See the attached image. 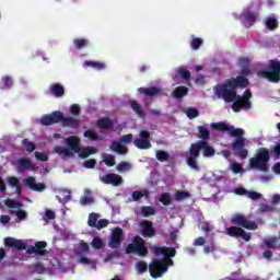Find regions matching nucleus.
I'll return each instance as SVG.
<instances>
[{
	"instance_id": "1",
	"label": "nucleus",
	"mask_w": 280,
	"mask_h": 280,
	"mask_svg": "<svg viewBox=\"0 0 280 280\" xmlns=\"http://www.w3.org/2000/svg\"><path fill=\"white\" fill-rule=\"evenodd\" d=\"M210 127L212 130H218L219 132H228L230 137L234 138L230 148L233 150L235 156L243 160L248 158V149H246L248 143H246V139L244 138V135H246L244 129L235 128V126H229L224 121L212 122L210 124Z\"/></svg>"
},
{
	"instance_id": "2",
	"label": "nucleus",
	"mask_w": 280,
	"mask_h": 280,
	"mask_svg": "<svg viewBox=\"0 0 280 280\" xmlns=\"http://www.w3.org/2000/svg\"><path fill=\"white\" fill-rule=\"evenodd\" d=\"M250 81L248 78L236 77L226 79L223 83L217 84L213 88L214 95L219 100H223L225 104H231L237 100V89H247Z\"/></svg>"
},
{
	"instance_id": "3",
	"label": "nucleus",
	"mask_w": 280,
	"mask_h": 280,
	"mask_svg": "<svg viewBox=\"0 0 280 280\" xmlns=\"http://www.w3.org/2000/svg\"><path fill=\"white\" fill-rule=\"evenodd\" d=\"M206 159L211 156H215V149L209 145L207 141H197L196 143H191L189 151L186 152V163L188 167L195 170V172H200V166L198 165V159H200V151Z\"/></svg>"
},
{
	"instance_id": "4",
	"label": "nucleus",
	"mask_w": 280,
	"mask_h": 280,
	"mask_svg": "<svg viewBox=\"0 0 280 280\" xmlns=\"http://www.w3.org/2000/svg\"><path fill=\"white\" fill-rule=\"evenodd\" d=\"M268 163H270V151L266 148H259L254 158L249 159V167L260 172H268Z\"/></svg>"
},
{
	"instance_id": "5",
	"label": "nucleus",
	"mask_w": 280,
	"mask_h": 280,
	"mask_svg": "<svg viewBox=\"0 0 280 280\" xmlns=\"http://www.w3.org/2000/svg\"><path fill=\"white\" fill-rule=\"evenodd\" d=\"M170 266H174L173 259L154 258L149 265L150 276L152 279H160V277H163L164 272L170 270Z\"/></svg>"
},
{
	"instance_id": "6",
	"label": "nucleus",
	"mask_w": 280,
	"mask_h": 280,
	"mask_svg": "<svg viewBox=\"0 0 280 280\" xmlns=\"http://www.w3.org/2000/svg\"><path fill=\"white\" fill-rule=\"evenodd\" d=\"M260 78H265L268 82L272 84H279L280 82V61L277 59L269 60L268 69H262L258 71Z\"/></svg>"
},
{
	"instance_id": "7",
	"label": "nucleus",
	"mask_w": 280,
	"mask_h": 280,
	"mask_svg": "<svg viewBox=\"0 0 280 280\" xmlns=\"http://www.w3.org/2000/svg\"><path fill=\"white\" fill-rule=\"evenodd\" d=\"M250 97H253V93L249 90H246L243 95L236 96L235 101L232 104V110L234 113H240L242 108L245 110H250L253 108V103H250Z\"/></svg>"
},
{
	"instance_id": "8",
	"label": "nucleus",
	"mask_w": 280,
	"mask_h": 280,
	"mask_svg": "<svg viewBox=\"0 0 280 280\" xmlns=\"http://www.w3.org/2000/svg\"><path fill=\"white\" fill-rule=\"evenodd\" d=\"M136 243H129L126 247L127 255H132L135 253L138 257H148V247L145 246V241L141 236H136Z\"/></svg>"
},
{
	"instance_id": "9",
	"label": "nucleus",
	"mask_w": 280,
	"mask_h": 280,
	"mask_svg": "<svg viewBox=\"0 0 280 280\" xmlns=\"http://www.w3.org/2000/svg\"><path fill=\"white\" fill-rule=\"evenodd\" d=\"M232 224L236 226H242V229H246L247 231H257L258 225L248 220L244 214L235 213L231 219Z\"/></svg>"
},
{
	"instance_id": "10",
	"label": "nucleus",
	"mask_w": 280,
	"mask_h": 280,
	"mask_svg": "<svg viewBox=\"0 0 280 280\" xmlns=\"http://www.w3.org/2000/svg\"><path fill=\"white\" fill-rule=\"evenodd\" d=\"M121 143H132V133L122 136L119 142L117 141L112 142L109 150L120 155L128 154V147Z\"/></svg>"
},
{
	"instance_id": "11",
	"label": "nucleus",
	"mask_w": 280,
	"mask_h": 280,
	"mask_svg": "<svg viewBox=\"0 0 280 280\" xmlns=\"http://www.w3.org/2000/svg\"><path fill=\"white\" fill-rule=\"evenodd\" d=\"M139 137L140 138L133 140V145L138 148V150H150V148H152V142H150V131L141 130Z\"/></svg>"
},
{
	"instance_id": "12",
	"label": "nucleus",
	"mask_w": 280,
	"mask_h": 280,
	"mask_svg": "<svg viewBox=\"0 0 280 280\" xmlns=\"http://www.w3.org/2000/svg\"><path fill=\"white\" fill-rule=\"evenodd\" d=\"M62 120V112L55 110L51 114L42 116L39 122L42 126H54V124H60Z\"/></svg>"
},
{
	"instance_id": "13",
	"label": "nucleus",
	"mask_w": 280,
	"mask_h": 280,
	"mask_svg": "<svg viewBox=\"0 0 280 280\" xmlns=\"http://www.w3.org/2000/svg\"><path fill=\"white\" fill-rule=\"evenodd\" d=\"M104 185H112L113 187H119L124 184V177L115 173H107L101 177Z\"/></svg>"
},
{
	"instance_id": "14",
	"label": "nucleus",
	"mask_w": 280,
	"mask_h": 280,
	"mask_svg": "<svg viewBox=\"0 0 280 280\" xmlns=\"http://www.w3.org/2000/svg\"><path fill=\"white\" fill-rule=\"evenodd\" d=\"M122 236L124 230H121V228H115L112 232V236L108 243L109 248H119L121 246Z\"/></svg>"
},
{
	"instance_id": "15",
	"label": "nucleus",
	"mask_w": 280,
	"mask_h": 280,
	"mask_svg": "<svg viewBox=\"0 0 280 280\" xmlns=\"http://www.w3.org/2000/svg\"><path fill=\"white\" fill-rule=\"evenodd\" d=\"M153 253L158 257H159V255H163L164 258H162V259H172V257H176V248H174V247L155 246L153 248Z\"/></svg>"
},
{
	"instance_id": "16",
	"label": "nucleus",
	"mask_w": 280,
	"mask_h": 280,
	"mask_svg": "<svg viewBox=\"0 0 280 280\" xmlns=\"http://www.w3.org/2000/svg\"><path fill=\"white\" fill-rule=\"evenodd\" d=\"M4 246L7 248H15V250H25L27 248L23 241L10 236L4 238Z\"/></svg>"
},
{
	"instance_id": "17",
	"label": "nucleus",
	"mask_w": 280,
	"mask_h": 280,
	"mask_svg": "<svg viewBox=\"0 0 280 280\" xmlns=\"http://www.w3.org/2000/svg\"><path fill=\"white\" fill-rule=\"evenodd\" d=\"M142 237H154L156 231L154 230V223L152 221H142L140 223Z\"/></svg>"
},
{
	"instance_id": "18",
	"label": "nucleus",
	"mask_w": 280,
	"mask_h": 280,
	"mask_svg": "<svg viewBox=\"0 0 280 280\" xmlns=\"http://www.w3.org/2000/svg\"><path fill=\"white\" fill-rule=\"evenodd\" d=\"M162 92H163V90H161V88H156V86L139 88L138 89V93H140V95H144L145 97H156V96L161 95Z\"/></svg>"
},
{
	"instance_id": "19",
	"label": "nucleus",
	"mask_w": 280,
	"mask_h": 280,
	"mask_svg": "<svg viewBox=\"0 0 280 280\" xmlns=\"http://www.w3.org/2000/svg\"><path fill=\"white\" fill-rule=\"evenodd\" d=\"M25 183H26L27 187H30V189H32V191H45V189L47 188V186L45 184L36 183V178H34V177L26 178Z\"/></svg>"
},
{
	"instance_id": "20",
	"label": "nucleus",
	"mask_w": 280,
	"mask_h": 280,
	"mask_svg": "<svg viewBox=\"0 0 280 280\" xmlns=\"http://www.w3.org/2000/svg\"><path fill=\"white\" fill-rule=\"evenodd\" d=\"M61 124L63 128H79L80 127V119L73 117H65V114L61 113Z\"/></svg>"
},
{
	"instance_id": "21",
	"label": "nucleus",
	"mask_w": 280,
	"mask_h": 280,
	"mask_svg": "<svg viewBox=\"0 0 280 280\" xmlns=\"http://www.w3.org/2000/svg\"><path fill=\"white\" fill-rule=\"evenodd\" d=\"M75 153L79 154V159H89L91 154H97V149L94 147H79Z\"/></svg>"
},
{
	"instance_id": "22",
	"label": "nucleus",
	"mask_w": 280,
	"mask_h": 280,
	"mask_svg": "<svg viewBox=\"0 0 280 280\" xmlns=\"http://www.w3.org/2000/svg\"><path fill=\"white\" fill-rule=\"evenodd\" d=\"M49 93L54 97H65V86L60 83H52L49 86Z\"/></svg>"
},
{
	"instance_id": "23",
	"label": "nucleus",
	"mask_w": 280,
	"mask_h": 280,
	"mask_svg": "<svg viewBox=\"0 0 280 280\" xmlns=\"http://www.w3.org/2000/svg\"><path fill=\"white\" fill-rule=\"evenodd\" d=\"M80 137L78 136H70L66 139V143L70 152H77V150L80 148Z\"/></svg>"
},
{
	"instance_id": "24",
	"label": "nucleus",
	"mask_w": 280,
	"mask_h": 280,
	"mask_svg": "<svg viewBox=\"0 0 280 280\" xmlns=\"http://www.w3.org/2000/svg\"><path fill=\"white\" fill-rule=\"evenodd\" d=\"M18 171L25 172L26 170H32L34 167V164L32 163V160L26 158H21L18 160Z\"/></svg>"
},
{
	"instance_id": "25",
	"label": "nucleus",
	"mask_w": 280,
	"mask_h": 280,
	"mask_svg": "<svg viewBox=\"0 0 280 280\" xmlns=\"http://www.w3.org/2000/svg\"><path fill=\"white\" fill-rule=\"evenodd\" d=\"M243 23L247 27H250L252 25H255L257 21V14H255L253 11H247L245 14L242 15Z\"/></svg>"
},
{
	"instance_id": "26",
	"label": "nucleus",
	"mask_w": 280,
	"mask_h": 280,
	"mask_svg": "<svg viewBox=\"0 0 280 280\" xmlns=\"http://www.w3.org/2000/svg\"><path fill=\"white\" fill-rule=\"evenodd\" d=\"M96 126L101 128V130H113L114 122L108 117H103L97 120Z\"/></svg>"
},
{
	"instance_id": "27",
	"label": "nucleus",
	"mask_w": 280,
	"mask_h": 280,
	"mask_svg": "<svg viewBox=\"0 0 280 280\" xmlns=\"http://www.w3.org/2000/svg\"><path fill=\"white\" fill-rule=\"evenodd\" d=\"M155 159L160 161V163H165V161H168V163H174V158H172L170 153L163 150L156 151Z\"/></svg>"
},
{
	"instance_id": "28",
	"label": "nucleus",
	"mask_w": 280,
	"mask_h": 280,
	"mask_svg": "<svg viewBox=\"0 0 280 280\" xmlns=\"http://www.w3.org/2000/svg\"><path fill=\"white\" fill-rule=\"evenodd\" d=\"M130 107L133 109L136 115H138L141 119H145V112H143V107L137 101H129Z\"/></svg>"
},
{
	"instance_id": "29",
	"label": "nucleus",
	"mask_w": 280,
	"mask_h": 280,
	"mask_svg": "<svg viewBox=\"0 0 280 280\" xmlns=\"http://www.w3.org/2000/svg\"><path fill=\"white\" fill-rule=\"evenodd\" d=\"M197 130L199 132L198 138L201 139L199 141H209V139H211V131H209V129H207V127L198 126Z\"/></svg>"
},
{
	"instance_id": "30",
	"label": "nucleus",
	"mask_w": 280,
	"mask_h": 280,
	"mask_svg": "<svg viewBox=\"0 0 280 280\" xmlns=\"http://www.w3.org/2000/svg\"><path fill=\"white\" fill-rule=\"evenodd\" d=\"M187 93H189V89H187L186 86L179 85L174 90L173 97H175V100H180L185 97Z\"/></svg>"
},
{
	"instance_id": "31",
	"label": "nucleus",
	"mask_w": 280,
	"mask_h": 280,
	"mask_svg": "<svg viewBox=\"0 0 280 280\" xmlns=\"http://www.w3.org/2000/svg\"><path fill=\"white\" fill-rule=\"evenodd\" d=\"M85 196L81 197L80 199V205H82V207H88V205H93L94 200L93 197H91V190L90 189H85L84 190Z\"/></svg>"
},
{
	"instance_id": "32",
	"label": "nucleus",
	"mask_w": 280,
	"mask_h": 280,
	"mask_svg": "<svg viewBox=\"0 0 280 280\" xmlns=\"http://www.w3.org/2000/svg\"><path fill=\"white\" fill-rule=\"evenodd\" d=\"M83 137L90 139L91 141H102V137L95 132L93 129H88L84 131Z\"/></svg>"
},
{
	"instance_id": "33",
	"label": "nucleus",
	"mask_w": 280,
	"mask_h": 280,
	"mask_svg": "<svg viewBox=\"0 0 280 280\" xmlns=\"http://www.w3.org/2000/svg\"><path fill=\"white\" fill-rule=\"evenodd\" d=\"M74 49H84L85 47H89V39L86 38H75L73 39Z\"/></svg>"
},
{
	"instance_id": "34",
	"label": "nucleus",
	"mask_w": 280,
	"mask_h": 280,
	"mask_svg": "<svg viewBox=\"0 0 280 280\" xmlns=\"http://www.w3.org/2000/svg\"><path fill=\"white\" fill-rule=\"evenodd\" d=\"M143 218H150V215H155L156 214V209L152 206H143L140 209Z\"/></svg>"
},
{
	"instance_id": "35",
	"label": "nucleus",
	"mask_w": 280,
	"mask_h": 280,
	"mask_svg": "<svg viewBox=\"0 0 280 280\" xmlns=\"http://www.w3.org/2000/svg\"><path fill=\"white\" fill-rule=\"evenodd\" d=\"M91 246L94 247L95 250H102V248H104L106 245L104 244L102 237L95 236L91 242Z\"/></svg>"
},
{
	"instance_id": "36",
	"label": "nucleus",
	"mask_w": 280,
	"mask_h": 280,
	"mask_svg": "<svg viewBox=\"0 0 280 280\" xmlns=\"http://www.w3.org/2000/svg\"><path fill=\"white\" fill-rule=\"evenodd\" d=\"M241 233H243L242 228L230 226L226 229V234L230 235V237H240Z\"/></svg>"
},
{
	"instance_id": "37",
	"label": "nucleus",
	"mask_w": 280,
	"mask_h": 280,
	"mask_svg": "<svg viewBox=\"0 0 280 280\" xmlns=\"http://www.w3.org/2000/svg\"><path fill=\"white\" fill-rule=\"evenodd\" d=\"M97 220H100V214L95 212H91L88 219L89 226H91L92 229H95L97 226V222H98Z\"/></svg>"
},
{
	"instance_id": "38",
	"label": "nucleus",
	"mask_w": 280,
	"mask_h": 280,
	"mask_svg": "<svg viewBox=\"0 0 280 280\" xmlns=\"http://www.w3.org/2000/svg\"><path fill=\"white\" fill-rule=\"evenodd\" d=\"M265 23L267 30L275 31L277 27H279V21H277V18H267Z\"/></svg>"
},
{
	"instance_id": "39",
	"label": "nucleus",
	"mask_w": 280,
	"mask_h": 280,
	"mask_svg": "<svg viewBox=\"0 0 280 280\" xmlns=\"http://www.w3.org/2000/svg\"><path fill=\"white\" fill-rule=\"evenodd\" d=\"M135 268L138 275H143V272H148V262L139 260L138 262H136Z\"/></svg>"
},
{
	"instance_id": "40",
	"label": "nucleus",
	"mask_w": 280,
	"mask_h": 280,
	"mask_svg": "<svg viewBox=\"0 0 280 280\" xmlns=\"http://www.w3.org/2000/svg\"><path fill=\"white\" fill-rule=\"evenodd\" d=\"M277 244H279V237L277 236L265 240V245L267 248H278L279 246Z\"/></svg>"
},
{
	"instance_id": "41",
	"label": "nucleus",
	"mask_w": 280,
	"mask_h": 280,
	"mask_svg": "<svg viewBox=\"0 0 280 280\" xmlns=\"http://www.w3.org/2000/svg\"><path fill=\"white\" fill-rule=\"evenodd\" d=\"M26 253L28 255H37V256H40V257H45V255H47V250H40V249H37L36 246H30L27 249H26Z\"/></svg>"
},
{
	"instance_id": "42",
	"label": "nucleus",
	"mask_w": 280,
	"mask_h": 280,
	"mask_svg": "<svg viewBox=\"0 0 280 280\" xmlns=\"http://www.w3.org/2000/svg\"><path fill=\"white\" fill-rule=\"evenodd\" d=\"M91 250V247L89 246V243L84 241H80L79 243V252H75V255L80 256L83 253H89Z\"/></svg>"
},
{
	"instance_id": "43",
	"label": "nucleus",
	"mask_w": 280,
	"mask_h": 280,
	"mask_svg": "<svg viewBox=\"0 0 280 280\" xmlns=\"http://www.w3.org/2000/svg\"><path fill=\"white\" fill-rule=\"evenodd\" d=\"M2 82V89H12L14 82L12 81V77L10 75H4L1 79Z\"/></svg>"
},
{
	"instance_id": "44",
	"label": "nucleus",
	"mask_w": 280,
	"mask_h": 280,
	"mask_svg": "<svg viewBox=\"0 0 280 280\" xmlns=\"http://www.w3.org/2000/svg\"><path fill=\"white\" fill-rule=\"evenodd\" d=\"M55 152L57 154H65V156H73V152H71V149H67L65 147H55Z\"/></svg>"
},
{
	"instance_id": "45",
	"label": "nucleus",
	"mask_w": 280,
	"mask_h": 280,
	"mask_svg": "<svg viewBox=\"0 0 280 280\" xmlns=\"http://www.w3.org/2000/svg\"><path fill=\"white\" fill-rule=\"evenodd\" d=\"M186 115H187L188 119H196V117L200 116V112L195 107H189L186 110Z\"/></svg>"
},
{
	"instance_id": "46",
	"label": "nucleus",
	"mask_w": 280,
	"mask_h": 280,
	"mask_svg": "<svg viewBox=\"0 0 280 280\" xmlns=\"http://www.w3.org/2000/svg\"><path fill=\"white\" fill-rule=\"evenodd\" d=\"M131 168L132 166L128 162H120L116 166L117 172H130Z\"/></svg>"
},
{
	"instance_id": "47",
	"label": "nucleus",
	"mask_w": 280,
	"mask_h": 280,
	"mask_svg": "<svg viewBox=\"0 0 280 280\" xmlns=\"http://www.w3.org/2000/svg\"><path fill=\"white\" fill-rule=\"evenodd\" d=\"M177 73L183 80H191V72L185 68H179Z\"/></svg>"
},
{
	"instance_id": "48",
	"label": "nucleus",
	"mask_w": 280,
	"mask_h": 280,
	"mask_svg": "<svg viewBox=\"0 0 280 280\" xmlns=\"http://www.w3.org/2000/svg\"><path fill=\"white\" fill-rule=\"evenodd\" d=\"M103 159H104V163H105V165H107V167L115 166V156H113L108 153H105V154H103Z\"/></svg>"
},
{
	"instance_id": "49",
	"label": "nucleus",
	"mask_w": 280,
	"mask_h": 280,
	"mask_svg": "<svg viewBox=\"0 0 280 280\" xmlns=\"http://www.w3.org/2000/svg\"><path fill=\"white\" fill-rule=\"evenodd\" d=\"M203 40L200 37H194L190 42V47L191 49H194L195 51L200 49V46L202 45Z\"/></svg>"
},
{
	"instance_id": "50",
	"label": "nucleus",
	"mask_w": 280,
	"mask_h": 280,
	"mask_svg": "<svg viewBox=\"0 0 280 280\" xmlns=\"http://www.w3.org/2000/svg\"><path fill=\"white\" fill-rule=\"evenodd\" d=\"M23 145L26 148V152H34V150H36V144L32 141H30L28 139H23L22 140Z\"/></svg>"
},
{
	"instance_id": "51",
	"label": "nucleus",
	"mask_w": 280,
	"mask_h": 280,
	"mask_svg": "<svg viewBox=\"0 0 280 280\" xmlns=\"http://www.w3.org/2000/svg\"><path fill=\"white\" fill-rule=\"evenodd\" d=\"M86 67H93V69H97L98 71H102L104 69V63L98 62V61H85Z\"/></svg>"
},
{
	"instance_id": "52",
	"label": "nucleus",
	"mask_w": 280,
	"mask_h": 280,
	"mask_svg": "<svg viewBox=\"0 0 280 280\" xmlns=\"http://www.w3.org/2000/svg\"><path fill=\"white\" fill-rule=\"evenodd\" d=\"M186 198H189V192L186 190H177L175 192V200H185Z\"/></svg>"
},
{
	"instance_id": "53",
	"label": "nucleus",
	"mask_w": 280,
	"mask_h": 280,
	"mask_svg": "<svg viewBox=\"0 0 280 280\" xmlns=\"http://www.w3.org/2000/svg\"><path fill=\"white\" fill-rule=\"evenodd\" d=\"M81 113H82V109L80 108V105L72 104L70 106V115H73L74 117H80Z\"/></svg>"
},
{
	"instance_id": "54",
	"label": "nucleus",
	"mask_w": 280,
	"mask_h": 280,
	"mask_svg": "<svg viewBox=\"0 0 280 280\" xmlns=\"http://www.w3.org/2000/svg\"><path fill=\"white\" fill-rule=\"evenodd\" d=\"M35 159L36 161H40L42 163H47L49 161V156L46 153L43 152H35Z\"/></svg>"
},
{
	"instance_id": "55",
	"label": "nucleus",
	"mask_w": 280,
	"mask_h": 280,
	"mask_svg": "<svg viewBox=\"0 0 280 280\" xmlns=\"http://www.w3.org/2000/svg\"><path fill=\"white\" fill-rule=\"evenodd\" d=\"M4 205L9 209H19L21 207V203L15 201L14 199H7Z\"/></svg>"
},
{
	"instance_id": "56",
	"label": "nucleus",
	"mask_w": 280,
	"mask_h": 280,
	"mask_svg": "<svg viewBox=\"0 0 280 280\" xmlns=\"http://www.w3.org/2000/svg\"><path fill=\"white\" fill-rule=\"evenodd\" d=\"M231 170L234 174H240V172H244V167L238 162H233L231 164Z\"/></svg>"
},
{
	"instance_id": "57",
	"label": "nucleus",
	"mask_w": 280,
	"mask_h": 280,
	"mask_svg": "<svg viewBox=\"0 0 280 280\" xmlns=\"http://www.w3.org/2000/svg\"><path fill=\"white\" fill-rule=\"evenodd\" d=\"M84 167H86V170H93L95 168V165H97V161L95 159H90V160H86L84 163H83Z\"/></svg>"
},
{
	"instance_id": "58",
	"label": "nucleus",
	"mask_w": 280,
	"mask_h": 280,
	"mask_svg": "<svg viewBox=\"0 0 280 280\" xmlns=\"http://www.w3.org/2000/svg\"><path fill=\"white\" fill-rule=\"evenodd\" d=\"M247 198L250 200H259V198H261V194L254 190H247Z\"/></svg>"
},
{
	"instance_id": "59",
	"label": "nucleus",
	"mask_w": 280,
	"mask_h": 280,
	"mask_svg": "<svg viewBox=\"0 0 280 280\" xmlns=\"http://www.w3.org/2000/svg\"><path fill=\"white\" fill-rule=\"evenodd\" d=\"M106 226H108V220H106V219H101V220H98V222L96 223L95 229H97V231H102V229H106Z\"/></svg>"
},
{
	"instance_id": "60",
	"label": "nucleus",
	"mask_w": 280,
	"mask_h": 280,
	"mask_svg": "<svg viewBox=\"0 0 280 280\" xmlns=\"http://www.w3.org/2000/svg\"><path fill=\"white\" fill-rule=\"evenodd\" d=\"M160 202H162V205H165V207H167L171 202L170 195L167 192H163L160 197Z\"/></svg>"
},
{
	"instance_id": "61",
	"label": "nucleus",
	"mask_w": 280,
	"mask_h": 280,
	"mask_svg": "<svg viewBox=\"0 0 280 280\" xmlns=\"http://www.w3.org/2000/svg\"><path fill=\"white\" fill-rule=\"evenodd\" d=\"M8 183L10 187H19L21 185V180H19L16 177H9Z\"/></svg>"
},
{
	"instance_id": "62",
	"label": "nucleus",
	"mask_w": 280,
	"mask_h": 280,
	"mask_svg": "<svg viewBox=\"0 0 280 280\" xmlns=\"http://www.w3.org/2000/svg\"><path fill=\"white\" fill-rule=\"evenodd\" d=\"M35 248H37V250H47L45 248H47V242L45 241H37L35 243Z\"/></svg>"
},
{
	"instance_id": "63",
	"label": "nucleus",
	"mask_w": 280,
	"mask_h": 280,
	"mask_svg": "<svg viewBox=\"0 0 280 280\" xmlns=\"http://www.w3.org/2000/svg\"><path fill=\"white\" fill-rule=\"evenodd\" d=\"M142 197H143V192H141L140 190H136L132 192L133 202H138V200H141Z\"/></svg>"
},
{
	"instance_id": "64",
	"label": "nucleus",
	"mask_w": 280,
	"mask_h": 280,
	"mask_svg": "<svg viewBox=\"0 0 280 280\" xmlns=\"http://www.w3.org/2000/svg\"><path fill=\"white\" fill-rule=\"evenodd\" d=\"M205 244H207V240L202 236H199L194 241V246H205Z\"/></svg>"
}]
</instances>
